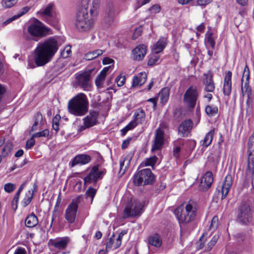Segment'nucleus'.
<instances>
[{
  "label": "nucleus",
  "mask_w": 254,
  "mask_h": 254,
  "mask_svg": "<svg viewBox=\"0 0 254 254\" xmlns=\"http://www.w3.org/2000/svg\"><path fill=\"white\" fill-rule=\"evenodd\" d=\"M59 49L58 41L54 37H50L39 42L33 51L34 62L29 61L28 68L43 66L49 63Z\"/></svg>",
  "instance_id": "1"
},
{
  "label": "nucleus",
  "mask_w": 254,
  "mask_h": 254,
  "mask_svg": "<svg viewBox=\"0 0 254 254\" xmlns=\"http://www.w3.org/2000/svg\"><path fill=\"white\" fill-rule=\"evenodd\" d=\"M99 0H82L75 18V26L80 31L89 30L94 22L92 17L97 14Z\"/></svg>",
  "instance_id": "2"
},
{
  "label": "nucleus",
  "mask_w": 254,
  "mask_h": 254,
  "mask_svg": "<svg viewBox=\"0 0 254 254\" xmlns=\"http://www.w3.org/2000/svg\"><path fill=\"white\" fill-rule=\"evenodd\" d=\"M197 207L193 201H189L187 203L182 204L177 208L174 213L179 223L187 224L193 221L196 216Z\"/></svg>",
  "instance_id": "3"
},
{
  "label": "nucleus",
  "mask_w": 254,
  "mask_h": 254,
  "mask_svg": "<svg viewBox=\"0 0 254 254\" xmlns=\"http://www.w3.org/2000/svg\"><path fill=\"white\" fill-rule=\"evenodd\" d=\"M28 34H24L23 38L26 40H33L37 41L36 38H41L53 34L52 30L46 26L40 20L35 19L27 27Z\"/></svg>",
  "instance_id": "4"
},
{
  "label": "nucleus",
  "mask_w": 254,
  "mask_h": 254,
  "mask_svg": "<svg viewBox=\"0 0 254 254\" xmlns=\"http://www.w3.org/2000/svg\"><path fill=\"white\" fill-rule=\"evenodd\" d=\"M69 113L77 116L85 115L88 111V102L83 93H79L70 100L68 103Z\"/></svg>",
  "instance_id": "5"
},
{
  "label": "nucleus",
  "mask_w": 254,
  "mask_h": 254,
  "mask_svg": "<svg viewBox=\"0 0 254 254\" xmlns=\"http://www.w3.org/2000/svg\"><path fill=\"white\" fill-rule=\"evenodd\" d=\"M144 202L133 197L128 199L123 210V218H134L140 216L144 210Z\"/></svg>",
  "instance_id": "6"
},
{
  "label": "nucleus",
  "mask_w": 254,
  "mask_h": 254,
  "mask_svg": "<svg viewBox=\"0 0 254 254\" xmlns=\"http://www.w3.org/2000/svg\"><path fill=\"white\" fill-rule=\"evenodd\" d=\"M154 181L155 176L150 169H142L133 176V183L136 186L152 184Z\"/></svg>",
  "instance_id": "7"
},
{
  "label": "nucleus",
  "mask_w": 254,
  "mask_h": 254,
  "mask_svg": "<svg viewBox=\"0 0 254 254\" xmlns=\"http://www.w3.org/2000/svg\"><path fill=\"white\" fill-rule=\"evenodd\" d=\"M81 197V196L79 195L74 199H73L65 209L64 217L69 223H73L75 221Z\"/></svg>",
  "instance_id": "8"
},
{
  "label": "nucleus",
  "mask_w": 254,
  "mask_h": 254,
  "mask_svg": "<svg viewBox=\"0 0 254 254\" xmlns=\"http://www.w3.org/2000/svg\"><path fill=\"white\" fill-rule=\"evenodd\" d=\"M198 96L196 87L190 86L188 88L184 95V102L187 107L193 109L196 104Z\"/></svg>",
  "instance_id": "9"
},
{
  "label": "nucleus",
  "mask_w": 254,
  "mask_h": 254,
  "mask_svg": "<svg viewBox=\"0 0 254 254\" xmlns=\"http://www.w3.org/2000/svg\"><path fill=\"white\" fill-rule=\"evenodd\" d=\"M106 173V170L99 169V165L94 166L90 170L89 174L86 176L83 180L85 184L96 183L99 179H101Z\"/></svg>",
  "instance_id": "10"
},
{
  "label": "nucleus",
  "mask_w": 254,
  "mask_h": 254,
  "mask_svg": "<svg viewBox=\"0 0 254 254\" xmlns=\"http://www.w3.org/2000/svg\"><path fill=\"white\" fill-rule=\"evenodd\" d=\"M250 71L247 65H246L242 78V91L243 94L247 95L248 99H250L252 95V89L249 86Z\"/></svg>",
  "instance_id": "11"
},
{
  "label": "nucleus",
  "mask_w": 254,
  "mask_h": 254,
  "mask_svg": "<svg viewBox=\"0 0 254 254\" xmlns=\"http://www.w3.org/2000/svg\"><path fill=\"white\" fill-rule=\"evenodd\" d=\"M238 220L243 224H247L252 220L250 207L247 203L242 204L238 214Z\"/></svg>",
  "instance_id": "12"
},
{
  "label": "nucleus",
  "mask_w": 254,
  "mask_h": 254,
  "mask_svg": "<svg viewBox=\"0 0 254 254\" xmlns=\"http://www.w3.org/2000/svg\"><path fill=\"white\" fill-rule=\"evenodd\" d=\"M99 113L97 111H90L88 116L83 119L84 126H81L79 130L82 131L86 128H89L96 125Z\"/></svg>",
  "instance_id": "13"
},
{
  "label": "nucleus",
  "mask_w": 254,
  "mask_h": 254,
  "mask_svg": "<svg viewBox=\"0 0 254 254\" xmlns=\"http://www.w3.org/2000/svg\"><path fill=\"white\" fill-rule=\"evenodd\" d=\"M91 71L89 70L79 74L75 77V83L83 89L89 87Z\"/></svg>",
  "instance_id": "14"
},
{
  "label": "nucleus",
  "mask_w": 254,
  "mask_h": 254,
  "mask_svg": "<svg viewBox=\"0 0 254 254\" xmlns=\"http://www.w3.org/2000/svg\"><path fill=\"white\" fill-rule=\"evenodd\" d=\"M127 233V230L122 231L118 235V238L116 239V241L114 240V235L113 234L111 237H110L107 244L106 247V252H108L110 251L112 248H114L115 249H118L119 248L122 243V240L123 239V237Z\"/></svg>",
  "instance_id": "15"
},
{
  "label": "nucleus",
  "mask_w": 254,
  "mask_h": 254,
  "mask_svg": "<svg viewBox=\"0 0 254 254\" xmlns=\"http://www.w3.org/2000/svg\"><path fill=\"white\" fill-rule=\"evenodd\" d=\"M233 183L232 176L228 174L225 177L224 181L222 185L220 187V190H218L219 193L221 194V199H223L228 195L230 189Z\"/></svg>",
  "instance_id": "16"
},
{
  "label": "nucleus",
  "mask_w": 254,
  "mask_h": 254,
  "mask_svg": "<svg viewBox=\"0 0 254 254\" xmlns=\"http://www.w3.org/2000/svg\"><path fill=\"white\" fill-rule=\"evenodd\" d=\"M213 181L212 173L210 171L206 172L201 180L199 184V189L202 191L207 190L211 186Z\"/></svg>",
  "instance_id": "17"
},
{
  "label": "nucleus",
  "mask_w": 254,
  "mask_h": 254,
  "mask_svg": "<svg viewBox=\"0 0 254 254\" xmlns=\"http://www.w3.org/2000/svg\"><path fill=\"white\" fill-rule=\"evenodd\" d=\"M147 50V47L145 45H138L132 51V59L138 61L142 60L146 54Z\"/></svg>",
  "instance_id": "18"
},
{
  "label": "nucleus",
  "mask_w": 254,
  "mask_h": 254,
  "mask_svg": "<svg viewBox=\"0 0 254 254\" xmlns=\"http://www.w3.org/2000/svg\"><path fill=\"white\" fill-rule=\"evenodd\" d=\"M164 131L160 128L156 129L154 140V144L152 148V150H159L164 144Z\"/></svg>",
  "instance_id": "19"
},
{
  "label": "nucleus",
  "mask_w": 254,
  "mask_h": 254,
  "mask_svg": "<svg viewBox=\"0 0 254 254\" xmlns=\"http://www.w3.org/2000/svg\"><path fill=\"white\" fill-rule=\"evenodd\" d=\"M193 123L190 120H186L182 122L178 127V133L182 137H187L192 129Z\"/></svg>",
  "instance_id": "20"
},
{
  "label": "nucleus",
  "mask_w": 254,
  "mask_h": 254,
  "mask_svg": "<svg viewBox=\"0 0 254 254\" xmlns=\"http://www.w3.org/2000/svg\"><path fill=\"white\" fill-rule=\"evenodd\" d=\"M205 78L203 79V84L204 85V90L206 92H213L215 89V84L213 80V74L209 71L206 73L203 74Z\"/></svg>",
  "instance_id": "21"
},
{
  "label": "nucleus",
  "mask_w": 254,
  "mask_h": 254,
  "mask_svg": "<svg viewBox=\"0 0 254 254\" xmlns=\"http://www.w3.org/2000/svg\"><path fill=\"white\" fill-rule=\"evenodd\" d=\"M232 73L230 71L225 72L224 79V84L223 87V92L224 95L229 96L232 90Z\"/></svg>",
  "instance_id": "22"
},
{
  "label": "nucleus",
  "mask_w": 254,
  "mask_h": 254,
  "mask_svg": "<svg viewBox=\"0 0 254 254\" xmlns=\"http://www.w3.org/2000/svg\"><path fill=\"white\" fill-rule=\"evenodd\" d=\"M69 242L70 239L67 237L58 238L54 240H50L52 246L60 250L65 249Z\"/></svg>",
  "instance_id": "23"
},
{
  "label": "nucleus",
  "mask_w": 254,
  "mask_h": 254,
  "mask_svg": "<svg viewBox=\"0 0 254 254\" xmlns=\"http://www.w3.org/2000/svg\"><path fill=\"white\" fill-rule=\"evenodd\" d=\"M147 77V74L145 72H141L138 73L133 77L132 86L135 87L141 86L146 82Z\"/></svg>",
  "instance_id": "24"
},
{
  "label": "nucleus",
  "mask_w": 254,
  "mask_h": 254,
  "mask_svg": "<svg viewBox=\"0 0 254 254\" xmlns=\"http://www.w3.org/2000/svg\"><path fill=\"white\" fill-rule=\"evenodd\" d=\"M110 66L105 67L98 74L96 77L95 82L98 88H101L103 87L104 80L105 79L107 73L109 71Z\"/></svg>",
  "instance_id": "25"
},
{
  "label": "nucleus",
  "mask_w": 254,
  "mask_h": 254,
  "mask_svg": "<svg viewBox=\"0 0 254 254\" xmlns=\"http://www.w3.org/2000/svg\"><path fill=\"white\" fill-rule=\"evenodd\" d=\"M91 160L90 156L86 154H81L76 156L71 162V166L73 167L77 164H86Z\"/></svg>",
  "instance_id": "26"
},
{
  "label": "nucleus",
  "mask_w": 254,
  "mask_h": 254,
  "mask_svg": "<svg viewBox=\"0 0 254 254\" xmlns=\"http://www.w3.org/2000/svg\"><path fill=\"white\" fill-rule=\"evenodd\" d=\"M59 19V15L57 12L43 19L45 22L55 28L58 27Z\"/></svg>",
  "instance_id": "27"
},
{
  "label": "nucleus",
  "mask_w": 254,
  "mask_h": 254,
  "mask_svg": "<svg viewBox=\"0 0 254 254\" xmlns=\"http://www.w3.org/2000/svg\"><path fill=\"white\" fill-rule=\"evenodd\" d=\"M55 4L53 2H51L45 6L43 9L38 12L39 15L42 17V19L55 13L54 10Z\"/></svg>",
  "instance_id": "28"
},
{
  "label": "nucleus",
  "mask_w": 254,
  "mask_h": 254,
  "mask_svg": "<svg viewBox=\"0 0 254 254\" xmlns=\"http://www.w3.org/2000/svg\"><path fill=\"white\" fill-rule=\"evenodd\" d=\"M34 123L30 130V132L35 131L37 129V127L39 125L42 126L44 125V121L43 119V116L40 112H37L35 114L33 117Z\"/></svg>",
  "instance_id": "29"
},
{
  "label": "nucleus",
  "mask_w": 254,
  "mask_h": 254,
  "mask_svg": "<svg viewBox=\"0 0 254 254\" xmlns=\"http://www.w3.org/2000/svg\"><path fill=\"white\" fill-rule=\"evenodd\" d=\"M25 223L26 227L33 228L38 224V220L37 216L33 213H32L26 217Z\"/></svg>",
  "instance_id": "30"
},
{
  "label": "nucleus",
  "mask_w": 254,
  "mask_h": 254,
  "mask_svg": "<svg viewBox=\"0 0 254 254\" xmlns=\"http://www.w3.org/2000/svg\"><path fill=\"white\" fill-rule=\"evenodd\" d=\"M145 117V114L144 111L142 109H138L137 110L133 115L134 121L137 124H141L144 121Z\"/></svg>",
  "instance_id": "31"
},
{
  "label": "nucleus",
  "mask_w": 254,
  "mask_h": 254,
  "mask_svg": "<svg viewBox=\"0 0 254 254\" xmlns=\"http://www.w3.org/2000/svg\"><path fill=\"white\" fill-rule=\"evenodd\" d=\"M166 41L165 38H162L157 41L153 49V51L155 54H158L163 50L166 45Z\"/></svg>",
  "instance_id": "32"
},
{
  "label": "nucleus",
  "mask_w": 254,
  "mask_h": 254,
  "mask_svg": "<svg viewBox=\"0 0 254 254\" xmlns=\"http://www.w3.org/2000/svg\"><path fill=\"white\" fill-rule=\"evenodd\" d=\"M170 94V89L168 87L163 88L158 93L160 98V102L162 104H165L168 101Z\"/></svg>",
  "instance_id": "33"
},
{
  "label": "nucleus",
  "mask_w": 254,
  "mask_h": 254,
  "mask_svg": "<svg viewBox=\"0 0 254 254\" xmlns=\"http://www.w3.org/2000/svg\"><path fill=\"white\" fill-rule=\"evenodd\" d=\"M148 243L152 246L160 247L162 244V241L158 235L154 234L149 237Z\"/></svg>",
  "instance_id": "34"
},
{
  "label": "nucleus",
  "mask_w": 254,
  "mask_h": 254,
  "mask_svg": "<svg viewBox=\"0 0 254 254\" xmlns=\"http://www.w3.org/2000/svg\"><path fill=\"white\" fill-rule=\"evenodd\" d=\"M103 51L100 49H97L92 52H89L84 56V59L87 61L93 60L99 56L102 55Z\"/></svg>",
  "instance_id": "35"
},
{
  "label": "nucleus",
  "mask_w": 254,
  "mask_h": 254,
  "mask_svg": "<svg viewBox=\"0 0 254 254\" xmlns=\"http://www.w3.org/2000/svg\"><path fill=\"white\" fill-rule=\"evenodd\" d=\"M215 130L214 129H211L205 136L202 140V145L205 147L208 146L212 142Z\"/></svg>",
  "instance_id": "36"
},
{
  "label": "nucleus",
  "mask_w": 254,
  "mask_h": 254,
  "mask_svg": "<svg viewBox=\"0 0 254 254\" xmlns=\"http://www.w3.org/2000/svg\"><path fill=\"white\" fill-rule=\"evenodd\" d=\"M126 160H127V166H128L130 163V159L129 158L128 156H126L124 159L120 160V170L118 173V176L119 177H121L125 173L127 166L123 169L125 165V162Z\"/></svg>",
  "instance_id": "37"
},
{
  "label": "nucleus",
  "mask_w": 254,
  "mask_h": 254,
  "mask_svg": "<svg viewBox=\"0 0 254 254\" xmlns=\"http://www.w3.org/2000/svg\"><path fill=\"white\" fill-rule=\"evenodd\" d=\"M13 148L12 143L10 141H7L1 151V157H5L11 152Z\"/></svg>",
  "instance_id": "38"
},
{
  "label": "nucleus",
  "mask_w": 254,
  "mask_h": 254,
  "mask_svg": "<svg viewBox=\"0 0 254 254\" xmlns=\"http://www.w3.org/2000/svg\"><path fill=\"white\" fill-rule=\"evenodd\" d=\"M205 44L206 45H209L213 49L215 47V38L213 34L211 32H207L206 35Z\"/></svg>",
  "instance_id": "39"
},
{
  "label": "nucleus",
  "mask_w": 254,
  "mask_h": 254,
  "mask_svg": "<svg viewBox=\"0 0 254 254\" xmlns=\"http://www.w3.org/2000/svg\"><path fill=\"white\" fill-rule=\"evenodd\" d=\"M114 18V11L113 9H109L105 14L104 22L108 25H111Z\"/></svg>",
  "instance_id": "40"
},
{
  "label": "nucleus",
  "mask_w": 254,
  "mask_h": 254,
  "mask_svg": "<svg viewBox=\"0 0 254 254\" xmlns=\"http://www.w3.org/2000/svg\"><path fill=\"white\" fill-rule=\"evenodd\" d=\"M218 112L217 107L214 105H207L205 107V112L209 117H213L216 115Z\"/></svg>",
  "instance_id": "41"
},
{
  "label": "nucleus",
  "mask_w": 254,
  "mask_h": 254,
  "mask_svg": "<svg viewBox=\"0 0 254 254\" xmlns=\"http://www.w3.org/2000/svg\"><path fill=\"white\" fill-rule=\"evenodd\" d=\"M248 169L251 173L254 172V153H248Z\"/></svg>",
  "instance_id": "42"
},
{
  "label": "nucleus",
  "mask_w": 254,
  "mask_h": 254,
  "mask_svg": "<svg viewBox=\"0 0 254 254\" xmlns=\"http://www.w3.org/2000/svg\"><path fill=\"white\" fill-rule=\"evenodd\" d=\"M218 239L219 236L218 235H215L213 236L211 240L208 242L205 247V250L208 251L211 250L216 244Z\"/></svg>",
  "instance_id": "43"
},
{
  "label": "nucleus",
  "mask_w": 254,
  "mask_h": 254,
  "mask_svg": "<svg viewBox=\"0 0 254 254\" xmlns=\"http://www.w3.org/2000/svg\"><path fill=\"white\" fill-rule=\"evenodd\" d=\"M157 157L156 156H153L152 157H151L148 159H146L143 163L142 165L144 164V165L145 166H153L156 163Z\"/></svg>",
  "instance_id": "44"
},
{
  "label": "nucleus",
  "mask_w": 254,
  "mask_h": 254,
  "mask_svg": "<svg viewBox=\"0 0 254 254\" xmlns=\"http://www.w3.org/2000/svg\"><path fill=\"white\" fill-rule=\"evenodd\" d=\"M33 197V192H31L30 190L28 191L23 200V206L25 207L28 205L31 201Z\"/></svg>",
  "instance_id": "45"
},
{
  "label": "nucleus",
  "mask_w": 254,
  "mask_h": 254,
  "mask_svg": "<svg viewBox=\"0 0 254 254\" xmlns=\"http://www.w3.org/2000/svg\"><path fill=\"white\" fill-rule=\"evenodd\" d=\"M248 153H254V133L249 137L248 143Z\"/></svg>",
  "instance_id": "46"
},
{
  "label": "nucleus",
  "mask_w": 254,
  "mask_h": 254,
  "mask_svg": "<svg viewBox=\"0 0 254 254\" xmlns=\"http://www.w3.org/2000/svg\"><path fill=\"white\" fill-rule=\"evenodd\" d=\"M71 55V47L69 46L65 47L61 52V56L66 59Z\"/></svg>",
  "instance_id": "47"
},
{
  "label": "nucleus",
  "mask_w": 254,
  "mask_h": 254,
  "mask_svg": "<svg viewBox=\"0 0 254 254\" xmlns=\"http://www.w3.org/2000/svg\"><path fill=\"white\" fill-rule=\"evenodd\" d=\"M18 0H2V6L5 8H10L14 5Z\"/></svg>",
  "instance_id": "48"
},
{
  "label": "nucleus",
  "mask_w": 254,
  "mask_h": 254,
  "mask_svg": "<svg viewBox=\"0 0 254 254\" xmlns=\"http://www.w3.org/2000/svg\"><path fill=\"white\" fill-rule=\"evenodd\" d=\"M96 190L92 187H90L86 190L85 194L87 197H89L91 198V202H92L93 201L94 197L96 194Z\"/></svg>",
  "instance_id": "49"
},
{
  "label": "nucleus",
  "mask_w": 254,
  "mask_h": 254,
  "mask_svg": "<svg viewBox=\"0 0 254 254\" xmlns=\"http://www.w3.org/2000/svg\"><path fill=\"white\" fill-rule=\"evenodd\" d=\"M49 135V130L48 129H45L41 131L36 132L33 134V137H47Z\"/></svg>",
  "instance_id": "50"
},
{
  "label": "nucleus",
  "mask_w": 254,
  "mask_h": 254,
  "mask_svg": "<svg viewBox=\"0 0 254 254\" xmlns=\"http://www.w3.org/2000/svg\"><path fill=\"white\" fill-rule=\"evenodd\" d=\"M206 240V238L205 236V233H204L200 237L198 242L197 243V248L198 249H202L204 247Z\"/></svg>",
  "instance_id": "51"
},
{
  "label": "nucleus",
  "mask_w": 254,
  "mask_h": 254,
  "mask_svg": "<svg viewBox=\"0 0 254 254\" xmlns=\"http://www.w3.org/2000/svg\"><path fill=\"white\" fill-rule=\"evenodd\" d=\"M219 219L218 216H215L213 217L211 220L210 225L209 226V229H213L214 230L218 226Z\"/></svg>",
  "instance_id": "52"
},
{
  "label": "nucleus",
  "mask_w": 254,
  "mask_h": 254,
  "mask_svg": "<svg viewBox=\"0 0 254 254\" xmlns=\"http://www.w3.org/2000/svg\"><path fill=\"white\" fill-rule=\"evenodd\" d=\"M15 189V185L12 183H7L4 186V190L8 193L13 191Z\"/></svg>",
  "instance_id": "53"
},
{
  "label": "nucleus",
  "mask_w": 254,
  "mask_h": 254,
  "mask_svg": "<svg viewBox=\"0 0 254 254\" xmlns=\"http://www.w3.org/2000/svg\"><path fill=\"white\" fill-rule=\"evenodd\" d=\"M60 118V116H56L53 120V128L56 131H58L59 129V120Z\"/></svg>",
  "instance_id": "54"
},
{
  "label": "nucleus",
  "mask_w": 254,
  "mask_h": 254,
  "mask_svg": "<svg viewBox=\"0 0 254 254\" xmlns=\"http://www.w3.org/2000/svg\"><path fill=\"white\" fill-rule=\"evenodd\" d=\"M160 10H161V6L158 4H156L152 5L148 9V10L149 11H150L151 13H158L160 12Z\"/></svg>",
  "instance_id": "55"
},
{
  "label": "nucleus",
  "mask_w": 254,
  "mask_h": 254,
  "mask_svg": "<svg viewBox=\"0 0 254 254\" xmlns=\"http://www.w3.org/2000/svg\"><path fill=\"white\" fill-rule=\"evenodd\" d=\"M126 77L125 76H119L116 79V82L119 87L122 86L125 83Z\"/></svg>",
  "instance_id": "56"
},
{
  "label": "nucleus",
  "mask_w": 254,
  "mask_h": 254,
  "mask_svg": "<svg viewBox=\"0 0 254 254\" xmlns=\"http://www.w3.org/2000/svg\"><path fill=\"white\" fill-rule=\"evenodd\" d=\"M30 9V7L29 6H26L23 7L19 11V12L17 14H16L17 17L18 18L20 17L21 16L23 15L24 14H25L27 12H28Z\"/></svg>",
  "instance_id": "57"
},
{
  "label": "nucleus",
  "mask_w": 254,
  "mask_h": 254,
  "mask_svg": "<svg viewBox=\"0 0 254 254\" xmlns=\"http://www.w3.org/2000/svg\"><path fill=\"white\" fill-rule=\"evenodd\" d=\"M35 137H33V135L31 136V138L28 139L26 144V148L27 149H30L32 147H33L35 143V141L34 140Z\"/></svg>",
  "instance_id": "58"
},
{
  "label": "nucleus",
  "mask_w": 254,
  "mask_h": 254,
  "mask_svg": "<svg viewBox=\"0 0 254 254\" xmlns=\"http://www.w3.org/2000/svg\"><path fill=\"white\" fill-rule=\"evenodd\" d=\"M159 57L157 55H153L151 57L148 61V65H154L159 60Z\"/></svg>",
  "instance_id": "59"
},
{
  "label": "nucleus",
  "mask_w": 254,
  "mask_h": 254,
  "mask_svg": "<svg viewBox=\"0 0 254 254\" xmlns=\"http://www.w3.org/2000/svg\"><path fill=\"white\" fill-rule=\"evenodd\" d=\"M141 33L142 30L141 28L136 29L133 33L132 38L133 39H136L141 35Z\"/></svg>",
  "instance_id": "60"
},
{
  "label": "nucleus",
  "mask_w": 254,
  "mask_h": 254,
  "mask_svg": "<svg viewBox=\"0 0 254 254\" xmlns=\"http://www.w3.org/2000/svg\"><path fill=\"white\" fill-rule=\"evenodd\" d=\"M212 0H197V3L200 6L205 5L211 2Z\"/></svg>",
  "instance_id": "61"
},
{
  "label": "nucleus",
  "mask_w": 254,
  "mask_h": 254,
  "mask_svg": "<svg viewBox=\"0 0 254 254\" xmlns=\"http://www.w3.org/2000/svg\"><path fill=\"white\" fill-rule=\"evenodd\" d=\"M17 19H18V18L17 17L16 15H14V16H13L11 18H9L8 19H7L6 20L4 21L2 23V25H4V26H5L7 24H8V23H10L11 22H12L13 20H16Z\"/></svg>",
  "instance_id": "62"
},
{
  "label": "nucleus",
  "mask_w": 254,
  "mask_h": 254,
  "mask_svg": "<svg viewBox=\"0 0 254 254\" xmlns=\"http://www.w3.org/2000/svg\"><path fill=\"white\" fill-rule=\"evenodd\" d=\"M138 124L134 121L130 122L127 126V128L129 130L134 128Z\"/></svg>",
  "instance_id": "63"
},
{
  "label": "nucleus",
  "mask_w": 254,
  "mask_h": 254,
  "mask_svg": "<svg viewBox=\"0 0 254 254\" xmlns=\"http://www.w3.org/2000/svg\"><path fill=\"white\" fill-rule=\"evenodd\" d=\"M26 252L24 248H18L17 249L14 254H26Z\"/></svg>",
  "instance_id": "64"
}]
</instances>
